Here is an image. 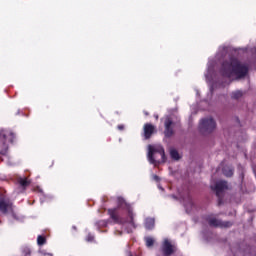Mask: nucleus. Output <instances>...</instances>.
Masks as SVG:
<instances>
[{
    "label": "nucleus",
    "mask_w": 256,
    "mask_h": 256,
    "mask_svg": "<svg viewBox=\"0 0 256 256\" xmlns=\"http://www.w3.org/2000/svg\"><path fill=\"white\" fill-rule=\"evenodd\" d=\"M153 179H154V181H159L160 178H159V176L154 175V176H153Z\"/></svg>",
    "instance_id": "nucleus-22"
},
{
    "label": "nucleus",
    "mask_w": 256,
    "mask_h": 256,
    "mask_svg": "<svg viewBox=\"0 0 256 256\" xmlns=\"http://www.w3.org/2000/svg\"><path fill=\"white\" fill-rule=\"evenodd\" d=\"M108 215L117 225H125V223H128L133 229H137L133 207H131V204L127 203L123 197L117 198V207L108 209Z\"/></svg>",
    "instance_id": "nucleus-1"
},
{
    "label": "nucleus",
    "mask_w": 256,
    "mask_h": 256,
    "mask_svg": "<svg viewBox=\"0 0 256 256\" xmlns=\"http://www.w3.org/2000/svg\"><path fill=\"white\" fill-rule=\"evenodd\" d=\"M15 141V132L9 129L0 131V155H7L9 151V145L7 143H13Z\"/></svg>",
    "instance_id": "nucleus-4"
},
{
    "label": "nucleus",
    "mask_w": 256,
    "mask_h": 256,
    "mask_svg": "<svg viewBox=\"0 0 256 256\" xmlns=\"http://www.w3.org/2000/svg\"><path fill=\"white\" fill-rule=\"evenodd\" d=\"M18 184L20 185V187H22V189H27V187H29L31 185V180L27 179V178H18Z\"/></svg>",
    "instance_id": "nucleus-13"
},
{
    "label": "nucleus",
    "mask_w": 256,
    "mask_h": 256,
    "mask_svg": "<svg viewBox=\"0 0 256 256\" xmlns=\"http://www.w3.org/2000/svg\"><path fill=\"white\" fill-rule=\"evenodd\" d=\"M148 161L151 165H161V163H165L167 161V156H165V149L163 147L155 148L149 145L148 151Z\"/></svg>",
    "instance_id": "nucleus-3"
},
{
    "label": "nucleus",
    "mask_w": 256,
    "mask_h": 256,
    "mask_svg": "<svg viewBox=\"0 0 256 256\" xmlns=\"http://www.w3.org/2000/svg\"><path fill=\"white\" fill-rule=\"evenodd\" d=\"M241 97H243V91L241 90L234 91L231 94V99L237 100V99H241Z\"/></svg>",
    "instance_id": "nucleus-15"
},
{
    "label": "nucleus",
    "mask_w": 256,
    "mask_h": 256,
    "mask_svg": "<svg viewBox=\"0 0 256 256\" xmlns=\"http://www.w3.org/2000/svg\"><path fill=\"white\" fill-rule=\"evenodd\" d=\"M220 73L223 77L230 78L233 75H236L239 79L246 77L249 73V67L234 57H231L229 60H225L222 63Z\"/></svg>",
    "instance_id": "nucleus-2"
},
{
    "label": "nucleus",
    "mask_w": 256,
    "mask_h": 256,
    "mask_svg": "<svg viewBox=\"0 0 256 256\" xmlns=\"http://www.w3.org/2000/svg\"><path fill=\"white\" fill-rule=\"evenodd\" d=\"M212 191H215L216 196L218 197V205H221L223 202V191L227 189V181H218L214 186L211 187Z\"/></svg>",
    "instance_id": "nucleus-6"
},
{
    "label": "nucleus",
    "mask_w": 256,
    "mask_h": 256,
    "mask_svg": "<svg viewBox=\"0 0 256 256\" xmlns=\"http://www.w3.org/2000/svg\"><path fill=\"white\" fill-rule=\"evenodd\" d=\"M72 229H74V231H77V227L76 226H73Z\"/></svg>",
    "instance_id": "nucleus-23"
},
{
    "label": "nucleus",
    "mask_w": 256,
    "mask_h": 256,
    "mask_svg": "<svg viewBox=\"0 0 256 256\" xmlns=\"http://www.w3.org/2000/svg\"><path fill=\"white\" fill-rule=\"evenodd\" d=\"M144 115L148 116V115H149V112H145V111H144Z\"/></svg>",
    "instance_id": "nucleus-24"
},
{
    "label": "nucleus",
    "mask_w": 256,
    "mask_h": 256,
    "mask_svg": "<svg viewBox=\"0 0 256 256\" xmlns=\"http://www.w3.org/2000/svg\"><path fill=\"white\" fill-rule=\"evenodd\" d=\"M223 173H224L225 177H233V169H231V168L224 167Z\"/></svg>",
    "instance_id": "nucleus-16"
},
{
    "label": "nucleus",
    "mask_w": 256,
    "mask_h": 256,
    "mask_svg": "<svg viewBox=\"0 0 256 256\" xmlns=\"http://www.w3.org/2000/svg\"><path fill=\"white\" fill-rule=\"evenodd\" d=\"M145 229L148 231H151L155 229V219L153 218H147L144 223Z\"/></svg>",
    "instance_id": "nucleus-12"
},
{
    "label": "nucleus",
    "mask_w": 256,
    "mask_h": 256,
    "mask_svg": "<svg viewBox=\"0 0 256 256\" xmlns=\"http://www.w3.org/2000/svg\"><path fill=\"white\" fill-rule=\"evenodd\" d=\"M129 256H133V254H129Z\"/></svg>",
    "instance_id": "nucleus-26"
},
{
    "label": "nucleus",
    "mask_w": 256,
    "mask_h": 256,
    "mask_svg": "<svg viewBox=\"0 0 256 256\" xmlns=\"http://www.w3.org/2000/svg\"><path fill=\"white\" fill-rule=\"evenodd\" d=\"M206 221L210 227H221V228L227 229V228L233 226L232 222H229V221L223 222V221H221L217 218H213L211 216H208L206 218Z\"/></svg>",
    "instance_id": "nucleus-7"
},
{
    "label": "nucleus",
    "mask_w": 256,
    "mask_h": 256,
    "mask_svg": "<svg viewBox=\"0 0 256 256\" xmlns=\"http://www.w3.org/2000/svg\"><path fill=\"white\" fill-rule=\"evenodd\" d=\"M38 245H45L47 243V239L44 236L39 235L37 238Z\"/></svg>",
    "instance_id": "nucleus-18"
},
{
    "label": "nucleus",
    "mask_w": 256,
    "mask_h": 256,
    "mask_svg": "<svg viewBox=\"0 0 256 256\" xmlns=\"http://www.w3.org/2000/svg\"><path fill=\"white\" fill-rule=\"evenodd\" d=\"M145 241H146V246L148 247H153V245H155V240L151 237H146Z\"/></svg>",
    "instance_id": "nucleus-17"
},
{
    "label": "nucleus",
    "mask_w": 256,
    "mask_h": 256,
    "mask_svg": "<svg viewBox=\"0 0 256 256\" xmlns=\"http://www.w3.org/2000/svg\"><path fill=\"white\" fill-rule=\"evenodd\" d=\"M162 251L165 256L173 255L175 253V250L173 249V245L169 240H165L162 246Z\"/></svg>",
    "instance_id": "nucleus-11"
},
{
    "label": "nucleus",
    "mask_w": 256,
    "mask_h": 256,
    "mask_svg": "<svg viewBox=\"0 0 256 256\" xmlns=\"http://www.w3.org/2000/svg\"><path fill=\"white\" fill-rule=\"evenodd\" d=\"M22 254H23L24 256H29V255H31V248H29V247H27V246L23 247V248H22Z\"/></svg>",
    "instance_id": "nucleus-19"
},
{
    "label": "nucleus",
    "mask_w": 256,
    "mask_h": 256,
    "mask_svg": "<svg viewBox=\"0 0 256 256\" xmlns=\"http://www.w3.org/2000/svg\"><path fill=\"white\" fill-rule=\"evenodd\" d=\"M0 213L3 215L13 213V202L7 198L0 197Z\"/></svg>",
    "instance_id": "nucleus-8"
},
{
    "label": "nucleus",
    "mask_w": 256,
    "mask_h": 256,
    "mask_svg": "<svg viewBox=\"0 0 256 256\" xmlns=\"http://www.w3.org/2000/svg\"><path fill=\"white\" fill-rule=\"evenodd\" d=\"M95 240V237L93 236V234H88L87 236H86V241L88 242V243H91V242H93Z\"/></svg>",
    "instance_id": "nucleus-20"
},
{
    "label": "nucleus",
    "mask_w": 256,
    "mask_h": 256,
    "mask_svg": "<svg viewBox=\"0 0 256 256\" xmlns=\"http://www.w3.org/2000/svg\"><path fill=\"white\" fill-rule=\"evenodd\" d=\"M170 156L174 161H179L181 159V156L179 155V152L176 149L170 150Z\"/></svg>",
    "instance_id": "nucleus-14"
},
{
    "label": "nucleus",
    "mask_w": 256,
    "mask_h": 256,
    "mask_svg": "<svg viewBox=\"0 0 256 256\" xmlns=\"http://www.w3.org/2000/svg\"><path fill=\"white\" fill-rule=\"evenodd\" d=\"M173 125H175V123L173 122V119H171V117H166L164 121V128H165L164 135L168 139L173 137V135H175V130H173Z\"/></svg>",
    "instance_id": "nucleus-9"
},
{
    "label": "nucleus",
    "mask_w": 256,
    "mask_h": 256,
    "mask_svg": "<svg viewBox=\"0 0 256 256\" xmlns=\"http://www.w3.org/2000/svg\"><path fill=\"white\" fill-rule=\"evenodd\" d=\"M217 127V123L213 118H204L200 121L199 129L201 133H213Z\"/></svg>",
    "instance_id": "nucleus-5"
},
{
    "label": "nucleus",
    "mask_w": 256,
    "mask_h": 256,
    "mask_svg": "<svg viewBox=\"0 0 256 256\" xmlns=\"http://www.w3.org/2000/svg\"><path fill=\"white\" fill-rule=\"evenodd\" d=\"M144 138L147 140L150 137L153 136V133H155V126L151 123L144 124Z\"/></svg>",
    "instance_id": "nucleus-10"
},
{
    "label": "nucleus",
    "mask_w": 256,
    "mask_h": 256,
    "mask_svg": "<svg viewBox=\"0 0 256 256\" xmlns=\"http://www.w3.org/2000/svg\"><path fill=\"white\" fill-rule=\"evenodd\" d=\"M156 119H159V116H155Z\"/></svg>",
    "instance_id": "nucleus-25"
},
{
    "label": "nucleus",
    "mask_w": 256,
    "mask_h": 256,
    "mask_svg": "<svg viewBox=\"0 0 256 256\" xmlns=\"http://www.w3.org/2000/svg\"><path fill=\"white\" fill-rule=\"evenodd\" d=\"M117 129H118L119 131H123V129H125V126H124V125H118V126H117Z\"/></svg>",
    "instance_id": "nucleus-21"
}]
</instances>
